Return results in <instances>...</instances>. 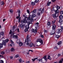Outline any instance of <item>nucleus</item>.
<instances>
[{"label":"nucleus","mask_w":63,"mask_h":63,"mask_svg":"<svg viewBox=\"0 0 63 63\" xmlns=\"http://www.w3.org/2000/svg\"><path fill=\"white\" fill-rule=\"evenodd\" d=\"M20 10H18L17 12H16V13L17 14H18L19 15L18 16H17L16 17V18L17 19H18L19 17L20 16V15H19V13H20Z\"/></svg>","instance_id":"9"},{"label":"nucleus","mask_w":63,"mask_h":63,"mask_svg":"<svg viewBox=\"0 0 63 63\" xmlns=\"http://www.w3.org/2000/svg\"><path fill=\"white\" fill-rule=\"evenodd\" d=\"M60 27H61V28L62 29H63V26H60Z\"/></svg>","instance_id":"54"},{"label":"nucleus","mask_w":63,"mask_h":63,"mask_svg":"<svg viewBox=\"0 0 63 63\" xmlns=\"http://www.w3.org/2000/svg\"><path fill=\"white\" fill-rule=\"evenodd\" d=\"M0 34L1 35H4V32H1L0 33Z\"/></svg>","instance_id":"43"},{"label":"nucleus","mask_w":63,"mask_h":63,"mask_svg":"<svg viewBox=\"0 0 63 63\" xmlns=\"http://www.w3.org/2000/svg\"><path fill=\"white\" fill-rule=\"evenodd\" d=\"M9 40L8 39H7L5 40V38H2L0 41V42H2L4 46H6V43L7 42H8Z\"/></svg>","instance_id":"3"},{"label":"nucleus","mask_w":63,"mask_h":63,"mask_svg":"<svg viewBox=\"0 0 63 63\" xmlns=\"http://www.w3.org/2000/svg\"><path fill=\"white\" fill-rule=\"evenodd\" d=\"M39 23L37 22L35 24V29H33L32 30V32L34 33L35 34H36V33H37V31L38 28L39 27Z\"/></svg>","instance_id":"2"},{"label":"nucleus","mask_w":63,"mask_h":63,"mask_svg":"<svg viewBox=\"0 0 63 63\" xmlns=\"http://www.w3.org/2000/svg\"><path fill=\"white\" fill-rule=\"evenodd\" d=\"M55 37L56 38H57V39H58L59 38V36L58 35H55Z\"/></svg>","instance_id":"29"},{"label":"nucleus","mask_w":63,"mask_h":63,"mask_svg":"<svg viewBox=\"0 0 63 63\" xmlns=\"http://www.w3.org/2000/svg\"><path fill=\"white\" fill-rule=\"evenodd\" d=\"M29 25H26L25 27V28L28 29H29Z\"/></svg>","instance_id":"25"},{"label":"nucleus","mask_w":63,"mask_h":63,"mask_svg":"<svg viewBox=\"0 0 63 63\" xmlns=\"http://www.w3.org/2000/svg\"><path fill=\"white\" fill-rule=\"evenodd\" d=\"M58 30L59 32H61L62 31V30L61 29H59Z\"/></svg>","instance_id":"38"},{"label":"nucleus","mask_w":63,"mask_h":63,"mask_svg":"<svg viewBox=\"0 0 63 63\" xmlns=\"http://www.w3.org/2000/svg\"><path fill=\"white\" fill-rule=\"evenodd\" d=\"M23 16H24V17H26V16H25V14Z\"/></svg>","instance_id":"61"},{"label":"nucleus","mask_w":63,"mask_h":63,"mask_svg":"<svg viewBox=\"0 0 63 63\" xmlns=\"http://www.w3.org/2000/svg\"><path fill=\"white\" fill-rule=\"evenodd\" d=\"M27 54H29V52H28L27 53Z\"/></svg>","instance_id":"63"},{"label":"nucleus","mask_w":63,"mask_h":63,"mask_svg":"<svg viewBox=\"0 0 63 63\" xmlns=\"http://www.w3.org/2000/svg\"><path fill=\"white\" fill-rule=\"evenodd\" d=\"M52 23H55V21L54 20L52 22Z\"/></svg>","instance_id":"56"},{"label":"nucleus","mask_w":63,"mask_h":63,"mask_svg":"<svg viewBox=\"0 0 63 63\" xmlns=\"http://www.w3.org/2000/svg\"><path fill=\"white\" fill-rule=\"evenodd\" d=\"M33 17L31 18V22H33L34 20H33Z\"/></svg>","instance_id":"37"},{"label":"nucleus","mask_w":63,"mask_h":63,"mask_svg":"<svg viewBox=\"0 0 63 63\" xmlns=\"http://www.w3.org/2000/svg\"><path fill=\"white\" fill-rule=\"evenodd\" d=\"M9 11L10 13H13V10L12 9H10Z\"/></svg>","instance_id":"36"},{"label":"nucleus","mask_w":63,"mask_h":63,"mask_svg":"<svg viewBox=\"0 0 63 63\" xmlns=\"http://www.w3.org/2000/svg\"><path fill=\"white\" fill-rule=\"evenodd\" d=\"M38 42H39V43H41V44H43V41L42 40L40 39H37V41H36V43H38Z\"/></svg>","instance_id":"6"},{"label":"nucleus","mask_w":63,"mask_h":63,"mask_svg":"<svg viewBox=\"0 0 63 63\" xmlns=\"http://www.w3.org/2000/svg\"><path fill=\"white\" fill-rule=\"evenodd\" d=\"M62 62H63L61 60V61H60L59 63H62Z\"/></svg>","instance_id":"50"},{"label":"nucleus","mask_w":63,"mask_h":63,"mask_svg":"<svg viewBox=\"0 0 63 63\" xmlns=\"http://www.w3.org/2000/svg\"><path fill=\"white\" fill-rule=\"evenodd\" d=\"M38 61H40V62H42V59H39L38 60Z\"/></svg>","instance_id":"47"},{"label":"nucleus","mask_w":63,"mask_h":63,"mask_svg":"<svg viewBox=\"0 0 63 63\" xmlns=\"http://www.w3.org/2000/svg\"><path fill=\"white\" fill-rule=\"evenodd\" d=\"M28 29H26H26H25V32H27V31H28Z\"/></svg>","instance_id":"42"},{"label":"nucleus","mask_w":63,"mask_h":63,"mask_svg":"<svg viewBox=\"0 0 63 63\" xmlns=\"http://www.w3.org/2000/svg\"><path fill=\"white\" fill-rule=\"evenodd\" d=\"M47 25H50V24H51L50 22H48L47 23Z\"/></svg>","instance_id":"39"},{"label":"nucleus","mask_w":63,"mask_h":63,"mask_svg":"<svg viewBox=\"0 0 63 63\" xmlns=\"http://www.w3.org/2000/svg\"><path fill=\"white\" fill-rule=\"evenodd\" d=\"M14 32L12 33V30H10V32H9V34H11V35H14Z\"/></svg>","instance_id":"19"},{"label":"nucleus","mask_w":63,"mask_h":63,"mask_svg":"<svg viewBox=\"0 0 63 63\" xmlns=\"http://www.w3.org/2000/svg\"><path fill=\"white\" fill-rule=\"evenodd\" d=\"M27 23L28 25H29V24H31V23L30 22V21H28Z\"/></svg>","instance_id":"35"},{"label":"nucleus","mask_w":63,"mask_h":63,"mask_svg":"<svg viewBox=\"0 0 63 63\" xmlns=\"http://www.w3.org/2000/svg\"><path fill=\"white\" fill-rule=\"evenodd\" d=\"M58 56H60V54H58Z\"/></svg>","instance_id":"60"},{"label":"nucleus","mask_w":63,"mask_h":63,"mask_svg":"<svg viewBox=\"0 0 63 63\" xmlns=\"http://www.w3.org/2000/svg\"><path fill=\"white\" fill-rule=\"evenodd\" d=\"M56 8L57 10H58V9H60V7L58 6H57V7H56Z\"/></svg>","instance_id":"34"},{"label":"nucleus","mask_w":63,"mask_h":63,"mask_svg":"<svg viewBox=\"0 0 63 63\" xmlns=\"http://www.w3.org/2000/svg\"><path fill=\"white\" fill-rule=\"evenodd\" d=\"M52 16H53V17L54 18L56 17H57V16H58V14H54L52 15Z\"/></svg>","instance_id":"14"},{"label":"nucleus","mask_w":63,"mask_h":63,"mask_svg":"<svg viewBox=\"0 0 63 63\" xmlns=\"http://www.w3.org/2000/svg\"><path fill=\"white\" fill-rule=\"evenodd\" d=\"M59 18L61 19H62V18H63V16H62V15H60L59 16Z\"/></svg>","instance_id":"23"},{"label":"nucleus","mask_w":63,"mask_h":63,"mask_svg":"<svg viewBox=\"0 0 63 63\" xmlns=\"http://www.w3.org/2000/svg\"><path fill=\"white\" fill-rule=\"evenodd\" d=\"M24 26L22 24H20V25L19 27L21 28H23Z\"/></svg>","instance_id":"20"},{"label":"nucleus","mask_w":63,"mask_h":63,"mask_svg":"<svg viewBox=\"0 0 63 63\" xmlns=\"http://www.w3.org/2000/svg\"><path fill=\"white\" fill-rule=\"evenodd\" d=\"M27 12L28 14H29V13H30V12L28 10H27Z\"/></svg>","instance_id":"52"},{"label":"nucleus","mask_w":63,"mask_h":63,"mask_svg":"<svg viewBox=\"0 0 63 63\" xmlns=\"http://www.w3.org/2000/svg\"><path fill=\"white\" fill-rule=\"evenodd\" d=\"M31 15H30L28 18L27 17H26V18H27V20H28V21H29V20H30V18H31Z\"/></svg>","instance_id":"12"},{"label":"nucleus","mask_w":63,"mask_h":63,"mask_svg":"<svg viewBox=\"0 0 63 63\" xmlns=\"http://www.w3.org/2000/svg\"><path fill=\"white\" fill-rule=\"evenodd\" d=\"M17 30L18 32H19V29H17Z\"/></svg>","instance_id":"53"},{"label":"nucleus","mask_w":63,"mask_h":63,"mask_svg":"<svg viewBox=\"0 0 63 63\" xmlns=\"http://www.w3.org/2000/svg\"><path fill=\"white\" fill-rule=\"evenodd\" d=\"M54 33H55V31L53 30L51 32L50 34V35H53L54 34Z\"/></svg>","instance_id":"13"},{"label":"nucleus","mask_w":63,"mask_h":63,"mask_svg":"<svg viewBox=\"0 0 63 63\" xmlns=\"http://www.w3.org/2000/svg\"><path fill=\"white\" fill-rule=\"evenodd\" d=\"M58 49L57 47L56 46L53 48V50H54V51H55V50H56V49Z\"/></svg>","instance_id":"16"},{"label":"nucleus","mask_w":63,"mask_h":63,"mask_svg":"<svg viewBox=\"0 0 63 63\" xmlns=\"http://www.w3.org/2000/svg\"><path fill=\"white\" fill-rule=\"evenodd\" d=\"M13 38L16 39V38H18V37H17V35H14L13 36Z\"/></svg>","instance_id":"21"},{"label":"nucleus","mask_w":63,"mask_h":63,"mask_svg":"<svg viewBox=\"0 0 63 63\" xmlns=\"http://www.w3.org/2000/svg\"><path fill=\"white\" fill-rule=\"evenodd\" d=\"M21 19V18H19V21H18V22H19L20 21V20Z\"/></svg>","instance_id":"49"},{"label":"nucleus","mask_w":63,"mask_h":63,"mask_svg":"<svg viewBox=\"0 0 63 63\" xmlns=\"http://www.w3.org/2000/svg\"><path fill=\"white\" fill-rule=\"evenodd\" d=\"M36 10H34L32 12V14H35V13H36Z\"/></svg>","instance_id":"22"},{"label":"nucleus","mask_w":63,"mask_h":63,"mask_svg":"<svg viewBox=\"0 0 63 63\" xmlns=\"http://www.w3.org/2000/svg\"><path fill=\"white\" fill-rule=\"evenodd\" d=\"M20 39H17V44H19L20 46H23V43L20 42Z\"/></svg>","instance_id":"4"},{"label":"nucleus","mask_w":63,"mask_h":63,"mask_svg":"<svg viewBox=\"0 0 63 63\" xmlns=\"http://www.w3.org/2000/svg\"><path fill=\"white\" fill-rule=\"evenodd\" d=\"M60 14L61 15L63 14V11H61L60 12Z\"/></svg>","instance_id":"44"},{"label":"nucleus","mask_w":63,"mask_h":63,"mask_svg":"<svg viewBox=\"0 0 63 63\" xmlns=\"http://www.w3.org/2000/svg\"><path fill=\"white\" fill-rule=\"evenodd\" d=\"M19 57V55H17L15 56V57L16 58H17V57Z\"/></svg>","instance_id":"45"},{"label":"nucleus","mask_w":63,"mask_h":63,"mask_svg":"<svg viewBox=\"0 0 63 63\" xmlns=\"http://www.w3.org/2000/svg\"><path fill=\"white\" fill-rule=\"evenodd\" d=\"M11 50V51H15V49H14V48H12Z\"/></svg>","instance_id":"32"},{"label":"nucleus","mask_w":63,"mask_h":63,"mask_svg":"<svg viewBox=\"0 0 63 63\" xmlns=\"http://www.w3.org/2000/svg\"><path fill=\"white\" fill-rule=\"evenodd\" d=\"M36 59H38V58H34V59H32V60L33 61H34Z\"/></svg>","instance_id":"40"},{"label":"nucleus","mask_w":63,"mask_h":63,"mask_svg":"<svg viewBox=\"0 0 63 63\" xmlns=\"http://www.w3.org/2000/svg\"><path fill=\"white\" fill-rule=\"evenodd\" d=\"M19 61L20 62H22V60L21 59H19Z\"/></svg>","instance_id":"46"},{"label":"nucleus","mask_w":63,"mask_h":63,"mask_svg":"<svg viewBox=\"0 0 63 63\" xmlns=\"http://www.w3.org/2000/svg\"><path fill=\"white\" fill-rule=\"evenodd\" d=\"M0 63H4V62L2 60H1L0 61Z\"/></svg>","instance_id":"48"},{"label":"nucleus","mask_w":63,"mask_h":63,"mask_svg":"<svg viewBox=\"0 0 63 63\" xmlns=\"http://www.w3.org/2000/svg\"><path fill=\"white\" fill-rule=\"evenodd\" d=\"M47 30H44V32H47Z\"/></svg>","instance_id":"59"},{"label":"nucleus","mask_w":63,"mask_h":63,"mask_svg":"<svg viewBox=\"0 0 63 63\" xmlns=\"http://www.w3.org/2000/svg\"><path fill=\"white\" fill-rule=\"evenodd\" d=\"M51 2H48L47 4V6H49L51 4Z\"/></svg>","instance_id":"15"},{"label":"nucleus","mask_w":63,"mask_h":63,"mask_svg":"<svg viewBox=\"0 0 63 63\" xmlns=\"http://www.w3.org/2000/svg\"><path fill=\"white\" fill-rule=\"evenodd\" d=\"M5 19H3V21H5Z\"/></svg>","instance_id":"62"},{"label":"nucleus","mask_w":63,"mask_h":63,"mask_svg":"<svg viewBox=\"0 0 63 63\" xmlns=\"http://www.w3.org/2000/svg\"><path fill=\"white\" fill-rule=\"evenodd\" d=\"M44 12V9H42V8L40 9L38 11V13H37V16H40L41 15V12H42H42Z\"/></svg>","instance_id":"5"},{"label":"nucleus","mask_w":63,"mask_h":63,"mask_svg":"<svg viewBox=\"0 0 63 63\" xmlns=\"http://www.w3.org/2000/svg\"><path fill=\"white\" fill-rule=\"evenodd\" d=\"M13 57L12 56H11V57H10V59H13Z\"/></svg>","instance_id":"57"},{"label":"nucleus","mask_w":63,"mask_h":63,"mask_svg":"<svg viewBox=\"0 0 63 63\" xmlns=\"http://www.w3.org/2000/svg\"><path fill=\"white\" fill-rule=\"evenodd\" d=\"M56 28V26H55V25H54L52 27V29H53V30H54V29H55Z\"/></svg>","instance_id":"17"},{"label":"nucleus","mask_w":63,"mask_h":63,"mask_svg":"<svg viewBox=\"0 0 63 63\" xmlns=\"http://www.w3.org/2000/svg\"><path fill=\"white\" fill-rule=\"evenodd\" d=\"M3 45L2 44L0 43V48H2L3 47Z\"/></svg>","instance_id":"28"},{"label":"nucleus","mask_w":63,"mask_h":63,"mask_svg":"<svg viewBox=\"0 0 63 63\" xmlns=\"http://www.w3.org/2000/svg\"><path fill=\"white\" fill-rule=\"evenodd\" d=\"M31 51V52H33V50H29V51Z\"/></svg>","instance_id":"55"},{"label":"nucleus","mask_w":63,"mask_h":63,"mask_svg":"<svg viewBox=\"0 0 63 63\" xmlns=\"http://www.w3.org/2000/svg\"><path fill=\"white\" fill-rule=\"evenodd\" d=\"M6 52H7V51H4V52H3V51L2 52H1V54H2V55H3V54H4L5 53H6Z\"/></svg>","instance_id":"26"},{"label":"nucleus","mask_w":63,"mask_h":63,"mask_svg":"<svg viewBox=\"0 0 63 63\" xmlns=\"http://www.w3.org/2000/svg\"><path fill=\"white\" fill-rule=\"evenodd\" d=\"M36 16V15L35 14H33L32 16H31V17H34Z\"/></svg>","instance_id":"33"},{"label":"nucleus","mask_w":63,"mask_h":63,"mask_svg":"<svg viewBox=\"0 0 63 63\" xmlns=\"http://www.w3.org/2000/svg\"><path fill=\"white\" fill-rule=\"evenodd\" d=\"M61 44H62V42L59 41L58 43V45H61Z\"/></svg>","instance_id":"27"},{"label":"nucleus","mask_w":63,"mask_h":63,"mask_svg":"<svg viewBox=\"0 0 63 63\" xmlns=\"http://www.w3.org/2000/svg\"><path fill=\"white\" fill-rule=\"evenodd\" d=\"M54 63H58L57 62H55Z\"/></svg>","instance_id":"64"},{"label":"nucleus","mask_w":63,"mask_h":63,"mask_svg":"<svg viewBox=\"0 0 63 63\" xmlns=\"http://www.w3.org/2000/svg\"><path fill=\"white\" fill-rule=\"evenodd\" d=\"M52 2H54L56 1V0H52Z\"/></svg>","instance_id":"51"},{"label":"nucleus","mask_w":63,"mask_h":63,"mask_svg":"<svg viewBox=\"0 0 63 63\" xmlns=\"http://www.w3.org/2000/svg\"><path fill=\"white\" fill-rule=\"evenodd\" d=\"M55 14H57V13H59V11L58 10H56L55 11Z\"/></svg>","instance_id":"18"},{"label":"nucleus","mask_w":63,"mask_h":63,"mask_svg":"<svg viewBox=\"0 0 63 63\" xmlns=\"http://www.w3.org/2000/svg\"><path fill=\"white\" fill-rule=\"evenodd\" d=\"M39 0H35V2H31V4L32 5V6H34V5H35V3H38L39 2Z\"/></svg>","instance_id":"7"},{"label":"nucleus","mask_w":63,"mask_h":63,"mask_svg":"<svg viewBox=\"0 0 63 63\" xmlns=\"http://www.w3.org/2000/svg\"><path fill=\"white\" fill-rule=\"evenodd\" d=\"M30 36L28 35L27 36V39L25 40V42L26 44H27V46H28L29 45V42L31 43V40L30 38Z\"/></svg>","instance_id":"1"},{"label":"nucleus","mask_w":63,"mask_h":63,"mask_svg":"<svg viewBox=\"0 0 63 63\" xmlns=\"http://www.w3.org/2000/svg\"><path fill=\"white\" fill-rule=\"evenodd\" d=\"M47 58L48 59H49L50 60L51 59V58H50V56L49 55L48 56Z\"/></svg>","instance_id":"31"},{"label":"nucleus","mask_w":63,"mask_h":63,"mask_svg":"<svg viewBox=\"0 0 63 63\" xmlns=\"http://www.w3.org/2000/svg\"><path fill=\"white\" fill-rule=\"evenodd\" d=\"M63 21V20L62 19H60L59 21V23H61Z\"/></svg>","instance_id":"30"},{"label":"nucleus","mask_w":63,"mask_h":63,"mask_svg":"<svg viewBox=\"0 0 63 63\" xmlns=\"http://www.w3.org/2000/svg\"><path fill=\"white\" fill-rule=\"evenodd\" d=\"M29 46L30 47H32V46L33 47H35L36 46H35V45L33 43H31L30 44Z\"/></svg>","instance_id":"11"},{"label":"nucleus","mask_w":63,"mask_h":63,"mask_svg":"<svg viewBox=\"0 0 63 63\" xmlns=\"http://www.w3.org/2000/svg\"><path fill=\"white\" fill-rule=\"evenodd\" d=\"M26 19V18L25 19H24L23 20H21V23H22V24L23 23H26L27 22V21Z\"/></svg>","instance_id":"8"},{"label":"nucleus","mask_w":63,"mask_h":63,"mask_svg":"<svg viewBox=\"0 0 63 63\" xmlns=\"http://www.w3.org/2000/svg\"><path fill=\"white\" fill-rule=\"evenodd\" d=\"M41 37L42 38H44V36L43 35H41Z\"/></svg>","instance_id":"58"},{"label":"nucleus","mask_w":63,"mask_h":63,"mask_svg":"<svg viewBox=\"0 0 63 63\" xmlns=\"http://www.w3.org/2000/svg\"><path fill=\"white\" fill-rule=\"evenodd\" d=\"M0 4L1 5H4V2L3 1H2L0 2Z\"/></svg>","instance_id":"41"},{"label":"nucleus","mask_w":63,"mask_h":63,"mask_svg":"<svg viewBox=\"0 0 63 63\" xmlns=\"http://www.w3.org/2000/svg\"><path fill=\"white\" fill-rule=\"evenodd\" d=\"M43 58L46 61H47V56H45Z\"/></svg>","instance_id":"24"},{"label":"nucleus","mask_w":63,"mask_h":63,"mask_svg":"<svg viewBox=\"0 0 63 63\" xmlns=\"http://www.w3.org/2000/svg\"><path fill=\"white\" fill-rule=\"evenodd\" d=\"M10 42H11V44H11L10 45V46H11V47H14V42H13V41L12 40H10Z\"/></svg>","instance_id":"10"}]
</instances>
